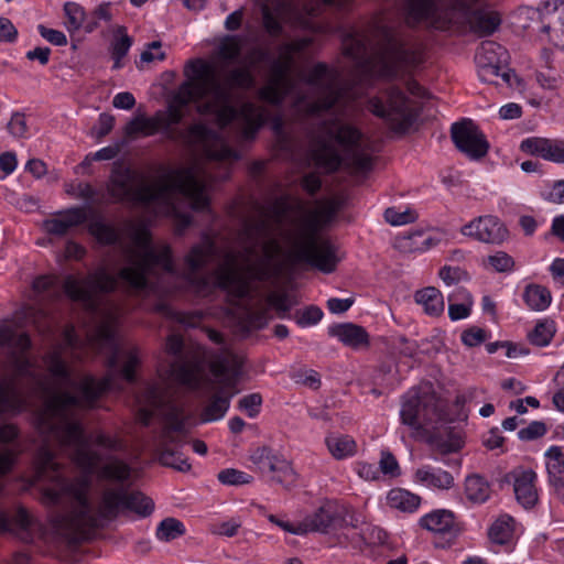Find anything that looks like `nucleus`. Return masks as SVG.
I'll return each instance as SVG.
<instances>
[{
  "label": "nucleus",
  "instance_id": "4d7b16f0",
  "mask_svg": "<svg viewBox=\"0 0 564 564\" xmlns=\"http://www.w3.org/2000/svg\"><path fill=\"white\" fill-rule=\"evenodd\" d=\"M546 425L541 421H533L527 427L518 432V437L521 441H533L542 437L546 433Z\"/></svg>",
  "mask_w": 564,
  "mask_h": 564
},
{
  "label": "nucleus",
  "instance_id": "5701e85b",
  "mask_svg": "<svg viewBox=\"0 0 564 564\" xmlns=\"http://www.w3.org/2000/svg\"><path fill=\"white\" fill-rule=\"evenodd\" d=\"M536 13L542 22L541 31L552 32L554 44L564 50V1L545 2Z\"/></svg>",
  "mask_w": 564,
  "mask_h": 564
},
{
  "label": "nucleus",
  "instance_id": "774afa93",
  "mask_svg": "<svg viewBox=\"0 0 564 564\" xmlns=\"http://www.w3.org/2000/svg\"><path fill=\"white\" fill-rule=\"evenodd\" d=\"M301 186L307 194L315 195L322 187L321 177L314 172L307 173L302 177Z\"/></svg>",
  "mask_w": 564,
  "mask_h": 564
},
{
  "label": "nucleus",
  "instance_id": "c85d7f7f",
  "mask_svg": "<svg viewBox=\"0 0 564 564\" xmlns=\"http://www.w3.org/2000/svg\"><path fill=\"white\" fill-rule=\"evenodd\" d=\"M549 484L555 489L564 488V453L560 446H551L544 454Z\"/></svg>",
  "mask_w": 564,
  "mask_h": 564
},
{
  "label": "nucleus",
  "instance_id": "49530a36",
  "mask_svg": "<svg viewBox=\"0 0 564 564\" xmlns=\"http://www.w3.org/2000/svg\"><path fill=\"white\" fill-rule=\"evenodd\" d=\"M119 32L122 35L112 43L111 55L115 59L113 68L121 67V59L128 54L132 39L126 33L124 28H120Z\"/></svg>",
  "mask_w": 564,
  "mask_h": 564
},
{
  "label": "nucleus",
  "instance_id": "f03ea898",
  "mask_svg": "<svg viewBox=\"0 0 564 564\" xmlns=\"http://www.w3.org/2000/svg\"><path fill=\"white\" fill-rule=\"evenodd\" d=\"M186 79L173 94L166 110L155 112L161 133L173 142H180L194 152L203 154L208 161L229 164L240 159L219 132L203 122H195L186 129L177 128L184 118V108L198 102L200 115H212L220 129L232 122L239 123V137L252 140L259 129L267 122L269 112L265 108L251 101H242L238 90H248L254 85V77L249 66L229 69L220 78L213 66L202 59H191L184 67Z\"/></svg>",
  "mask_w": 564,
  "mask_h": 564
},
{
  "label": "nucleus",
  "instance_id": "69168bd1",
  "mask_svg": "<svg viewBox=\"0 0 564 564\" xmlns=\"http://www.w3.org/2000/svg\"><path fill=\"white\" fill-rule=\"evenodd\" d=\"M37 29L42 37H44L50 43L57 46H63L67 44L66 35L62 31L48 29L44 25H39Z\"/></svg>",
  "mask_w": 564,
  "mask_h": 564
},
{
  "label": "nucleus",
  "instance_id": "c756f323",
  "mask_svg": "<svg viewBox=\"0 0 564 564\" xmlns=\"http://www.w3.org/2000/svg\"><path fill=\"white\" fill-rule=\"evenodd\" d=\"M414 479L426 487L441 490H446L454 486V477L451 473L435 469L431 466H423L416 469Z\"/></svg>",
  "mask_w": 564,
  "mask_h": 564
},
{
  "label": "nucleus",
  "instance_id": "393cba45",
  "mask_svg": "<svg viewBox=\"0 0 564 564\" xmlns=\"http://www.w3.org/2000/svg\"><path fill=\"white\" fill-rule=\"evenodd\" d=\"M520 149L531 155H539L547 161L564 164V141L528 138L521 142Z\"/></svg>",
  "mask_w": 564,
  "mask_h": 564
},
{
  "label": "nucleus",
  "instance_id": "2f4dec72",
  "mask_svg": "<svg viewBox=\"0 0 564 564\" xmlns=\"http://www.w3.org/2000/svg\"><path fill=\"white\" fill-rule=\"evenodd\" d=\"M414 300L417 304L423 306L425 314L430 316H440L444 312L443 294L434 286H427L416 291Z\"/></svg>",
  "mask_w": 564,
  "mask_h": 564
},
{
  "label": "nucleus",
  "instance_id": "412c9836",
  "mask_svg": "<svg viewBox=\"0 0 564 564\" xmlns=\"http://www.w3.org/2000/svg\"><path fill=\"white\" fill-rule=\"evenodd\" d=\"M462 234L485 243L500 245L508 238V229L495 216H480L463 226Z\"/></svg>",
  "mask_w": 564,
  "mask_h": 564
},
{
  "label": "nucleus",
  "instance_id": "ddd939ff",
  "mask_svg": "<svg viewBox=\"0 0 564 564\" xmlns=\"http://www.w3.org/2000/svg\"><path fill=\"white\" fill-rule=\"evenodd\" d=\"M241 358L229 350H221L213 357L209 369L221 386L209 397L203 408L200 413L203 423L218 421L225 416L232 397L237 393L234 389L241 375Z\"/></svg>",
  "mask_w": 564,
  "mask_h": 564
},
{
  "label": "nucleus",
  "instance_id": "aec40b11",
  "mask_svg": "<svg viewBox=\"0 0 564 564\" xmlns=\"http://www.w3.org/2000/svg\"><path fill=\"white\" fill-rule=\"evenodd\" d=\"M261 4L263 25L271 36L282 33V22L296 20L301 0H258Z\"/></svg>",
  "mask_w": 564,
  "mask_h": 564
},
{
  "label": "nucleus",
  "instance_id": "bb28decb",
  "mask_svg": "<svg viewBox=\"0 0 564 564\" xmlns=\"http://www.w3.org/2000/svg\"><path fill=\"white\" fill-rule=\"evenodd\" d=\"M328 334L352 349L369 346V335L366 329L352 323L333 325L328 328Z\"/></svg>",
  "mask_w": 564,
  "mask_h": 564
},
{
  "label": "nucleus",
  "instance_id": "052dcab7",
  "mask_svg": "<svg viewBox=\"0 0 564 564\" xmlns=\"http://www.w3.org/2000/svg\"><path fill=\"white\" fill-rule=\"evenodd\" d=\"M323 317V312L317 306L306 307L301 313H297V324L301 326L314 325Z\"/></svg>",
  "mask_w": 564,
  "mask_h": 564
},
{
  "label": "nucleus",
  "instance_id": "0e129e2a",
  "mask_svg": "<svg viewBox=\"0 0 564 564\" xmlns=\"http://www.w3.org/2000/svg\"><path fill=\"white\" fill-rule=\"evenodd\" d=\"M380 470L384 475L397 476L399 475V464L395 457L390 452H382L379 462Z\"/></svg>",
  "mask_w": 564,
  "mask_h": 564
},
{
  "label": "nucleus",
  "instance_id": "a211bd4d",
  "mask_svg": "<svg viewBox=\"0 0 564 564\" xmlns=\"http://www.w3.org/2000/svg\"><path fill=\"white\" fill-rule=\"evenodd\" d=\"M252 463L258 469L270 477V480L281 485L284 489H292L297 481V474L292 463L272 448L263 446L257 448L251 455Z\"/></svg>",
  "mask_w": 564,
  "mask_h": 564
},
{
  "label": "nucleus",
  "instance_id": "4c0bfd02",
  "mask_svg": "<svg viewBox=\"0 0 564 564\" xmlns=\"http://www.w3.org/2000/svg\"><path fill=\"white\" fill-rule=\"evenodd\" d=\"M555 334V324L551 319H543L536 323L535 327L528 334L529 341L538 347L547 346Z\"/></svg>",
  "mask_w": 564,
  "mask_h": 564
},
{
  "label": "nucleus",
  "instance_id": "338daca9",
  "mask_svg": "<svg viewBox=\"0 0 564 564\" xmlns=\"http://www.w3.org/2000/svg\"><path fill=\"white\" fill-rule=\"evenodd\" d=\"M395 349L399 351V354L414 358L417 352V344L413 340H409L404 336H400L394 344Z\"/></svg>",
  "mask_w": 564,
  "mask_h": 564
},
{
  "label": "nucleus",
  "instance_id": "b1692460",
  "mask_svg": "<svg viewBox=\"0 0 564 564\" xmlns=\"http://www.w3.org/2000/svg\"><path fill=\"white\" fill-rule=\"evenodd\" d=\"M511 476L518 502L525 509L535 506L539 498L535 488L536 473L532 469L517 468L511 473Z\"/></svg>",
  "mask_w": 564,
  "mask_h": 564
},
{
  "label": "nucleus",
  "instance_id": "680f3d73",
  "mask_svg": "<svg viewBox=\"0 0 564 564\" xmlns=\"http://www.w3.org/2000/svg\"><path fill=\"white\" fill-rule=\"evenodd\" d=\"M488 262L498 271L507 272L510 271L513 265V259L506 252L499 251L494 256L488 257Z\"/></svg>",
  "mask_w": 564,
  "mask_h": 564
},
{
  "label": "nucleus",
  "instance_id": "f3484780",
  "mask_svg": "<svg viewBox=\"0 0 564 564\" xmlns=\"http://www.w3.org/2000/svg\"><path fill=\"white\" fill-rule=\"evenodd\" d=\"M508 52L494 41H484L477 48L475 62L478 67V76L482 82L496 84V78L501 77L509 86L514 76L508 67Z\"/></svg>",
  "mask_w": 564,
  "mask_h": 564
},
{
  "label": "nucleus",
  "instance_id": "09e8293b",
  "mask_svg": "<svg viewBox=\"0 0 564 564\" xmlns=\"http://www.w3.org/2000/svg\"><path fill=\"white\" fill-rule=\"evenodd\" d=\"M217 477L221 484L229 486L247 485L253 480L251 475L235 468L224 469Z\"/></svg>",
  "mask_w": 564,
  "mask_h": 564
},
{
  "label": "nucleus",
  "instance_id": "5fc2aeb1",
  "mask_svg": "<svg viewBox=\"0 0 564 564\" xmlns=\"http://www.w3.org/2000/svg\"><path fill=\"white\" fill-rule=\"evenodd\" d=\"M261 404V394L250 393L239 400L238 408L242 411H246L249 417H254L259 414Z\"/></svg>",
  "mask_w": 564,
  "mask_h": 564
},
{
  "label": "nucleus",
  "instance_id": "72a5a7b5",
  "mask_svg": "<svg viewBox=\"0 0 564 564\" xmlns=\"http://www.w3.org/2000/svg\"><path fill=\"white\" fill-rule=\"evenodd\" d=\"M465 494L468 500L481 503L489 498L490 487L484 477L471 475L465 480Z\"/></svg>",
  "mask_w": 564,
  "mask_h": 564
},
{
  "label": "nucleus",
  "instance_id": "c9c22d12",
  "mask_svg": "<svg viewBox=\"0 0 564 564\" xmlns=\"http://www.w3.org/2000/svg\"><path fill=\"white\" fill-rule=\"evenodd\" d=\"M325 442L329 453L336 459L346 458L356 452L355 441L347 435H330Z\"/></svg>",
  "mask_w": 564,
  "mask_h": 564
},
{
  "label": "nucleus",
  "instance_id": "bf43d9fd",
  "mask_svg": "<svg viewBox=\"0 0 564 564\" xmlns=\"http://www.w3.org/2000/svg\"><path fill=\"white\" fill-rule=\"evenodd\" d=\"M139 364L138 351L135 348L131 349L127 354V359L123 367L120 369L121 376L128 381L133 382L135 379L134 369Z\"/></svg>",
  "mask_w": 564,
  "mask_h": 564
},
{
  "label": "nucleus",
  "instance_id": "6e6552de",
  "mask_svg": "<svg viewBox=\"0 0 564 564\" xmlns=\"http://www.w3.org/2000/svg\"><path fill=\"white\" fill-rule=\"evenodd\" d=\"M311 156L316 166L327 173L343 164L354 172L371 170V156L366 152L362 133L337 117L321 122L312 139Z\"/></svg>",
  "mask_w": 564,
  "mask_h": 564
},
{
  "label": "nucleus",
  "instance_id": "13d9d810",
  "mask_svg": "<svg viewBox=\"0 0 564 564\" xmlns=\"http://www.w3.org/2000/svg\"><path fill=\"white\" fill-rule=\"evenodd\" d=\"M9 132L15 138H24L28 132V126L24 115L21 112H14L7 126Z\"/></svg>",
  "mask_w": 564,
  "mask_h": 564
},
{
  "label": "nucleus",
  "instance_id": "de8ad7c7",
  "mask_svg": "<svg viewBox=\"0 0 564 564\" xmlns=\"http://www.w3.org/2000/svg\"><path fill=\"white\" fill-rule=\"evenodd\" d=\"M242 44L238 36L227 35L219 45V55L226 61H237L241 54Z\"/></svg>",
  "mask_w": 564,
  "mask_h": 564
},
{
  "label": "nucleus",
  "instance_id": "20e7f679",
  "mask_svg": "<svg viewBox=\"0 0 564 564\" xmlns=\"http://www.w3.org/2000/svg\"><path fill=\"white\" fill-rule=\"evenodd\" d=\"M137 249L130 250L127 265L118 276L110 274L105 267L97 268L83 280L67 275L63 283L64 293L74 302L82 303L91 313L99 311V295L113 292L120 279L128 288L141 291L152 289L151 278L160 280L174 272L172 253L169 246L155 248L145 228H139L133 235Z\"/></svg>",
  "mask_w": 564,
  "mask_h": 564
},
{
  "label": "nucleus",
  "instance_id": "603ef678",
  "mask_svg": "<svg viewBox=\"0 0 564 564\" xmlns=\"http://www.w3.org/2000/svg\"><path fill=\"white\" fill-rule=\"evenodd\" d=\"M56 278L52 275H42L34 280L33 282V290L39 293L43 294L46 292H50V296L53 297H61V292L56 288Z\"/></svg>",
  "mask_w": 564,
  "mask_h": 564
},
{
  "label": "nucleus",
  "instance_id": "7ed1b4c3",
  "mask_svg": "<svg viewBox=\"0 0 564 564\" xmlns=\"http://www.w3.org/2000/svg\"><path fill=\"white\" fill-rule=\"evenodd\" d=\"M268 235V223L263 219L246 221L241 230L245 246L241 250H225L217 267L209 274H200L209 260L217 254L215 242L205 238L194 246L185 258L187 272L184 280L191 291L198 296H208L219 289L227 293L229 303L240 307V302L252 300L251 282L269 279L268 263L281 252L274 238L262 243L263 259L253 261L260 238Z\"/></svg>",
  "mask_w": 564,
  "mask_h": 564
},
{
  "label": "nucleus",
  "instance_id": "6e6d98bb",
  "mask_svg": "<svg viewBox=\"0 0 564 564\" xmlns=\"http://www.w3.org/2000/svg\"><path fill=\"white\" fill-rule=\"evenodd\" d=\"M460 339L464 345L468 347H476L487 339V332L480 327L473 326L462 333Z\"/></svg>",
  "mask_w": 564,
  "mask_h": 564
},
{
  "label": "nucleus",
  "instance_id": "0eeeda50",
  "mask_svg": "<svg viewBox=\"0 0 564 564\" xmlns=\"http://www.w3.org/2000/svg\"><path fill=\"white\" fill-rule=\"evenodd\" d=\"M137 402L140 405L138 420L144 426L150 424L155 413H159L164 420L161 432L160 463L180 471L189 470L191 464L187 458L170 448L171 444L180 443L181 438L189 433V415L185 414L184 409L174 402L172 391L162 383H148L137 395Z\"/></svg>",
  "mask_w": 564,
  "mask_h": 564
},
{
  "label": "nucleus",
  "instance_id": "37998d69",
  "mask_svg": "<svg viewBox=\"0 0 564 564\" xmlns=\"http://www.w3.org/2000/svg\"><path fill=\"white\" fill-rule=\"evenodd\" d=\"M458 295L464 301L463 303H449L448 316L452 321H459L467 318L470 315L473 306V296L469 292L464 289L458 291Z\"/></svg>",
  "mask_w": 564,
  "mask_h": 564
},
{
  "label": "nucleus",
  "instance_id": "8fccbe9b",
  "mask_svg": "<svg viewBox=\"0 0 564 564\" xmlns=\"http://www.w3.org/2000/svg\"><path fill=\"white\" fill-rule=\"evenodd\" d=\"M292 67L282 64V62L273 61L271 64V78L269 82L280 84L288 88H294V82L289 76V73Z\"/></svg>",
  "mask_w": 564,
  "mask_h": 564
},
{
  "label": "nucleus",
  "instance_id": "2eb2a0df",
  "mask_svg": "<svg viewBox=\"0 0 564 564\" xmlns=\"http://www.w3.org/2000/svg\"><path fill=\"white\" fill-rule=\"evenodd\" d=\"M386 101L379 97L370 98L367 102L368 110L383 119L392 131H408L419 117L414 102L397 86L386 90Z\"/></svg>",
  "mask_w": 564,
  "mask_h": 564
},
{
  "label": "nucleus",
  "instance_id": "864d4df0",
  "mask_svg": "<svg viewBox=\"0 0 564 564\" xmlns=\"http://www.w3.org/2000/svg\"><path fill=\"white\" fill-rule=\"evenodd\" d=\"M440 278L447 284H456L460 281H467L469 275L467 271L460 267L444 265L440 272Z\"/></svg>",
  "mask_w": 564,
  "mask_h": 564
},
{
  "label": "nucleus",
  "instance_id": "4468645a",
  "mask_svg": "<svg viewBox=\"0 0 564 564\" xmlns=\"http://www.w3.org/2000/svg\"><path fill=\"white\" fill-rule=\"evenodd\" d=\"M304 82L317 91V98L305 105L310 116L318 117L329 111L346 94L338 70L329 68L325 63L315 64L304 76Z\"/></svg>",
  "mask_w": 564,
  "mask_h": 564
},
{
  "label": "nucleus",
  "instance_id": "f257e3e1",
  "mask_svg": "<svg viewBox=\"0 0 564 564\" xmlns=\"http://www.w3.org/2000/svg\"><path fill=\"white\" fill-rule=\"evenodd\" d=\"M43 360L52 379L36 417L45 443L36 455V475L50 482L42 490L43 503L69 505V510L53 519L57 533L68 543L77 544L121 514L151 516L153 500L124 485L131 477L130 465L116 456L104 458L90 446L93 442L107 451L121 452L122 441L102 432L86 437L77 419L79 409L91 406L105 391L116 387L113 376L97 380L87 375L76 381L61 347Z\"/></svg>",
  "mask_w": 564,
  "mask_h": 564
},
{
  "label": "nucleus",
  "instance_id": "dca6fc26",
  "mask_svg": "<svg viewBox=\"0 0 564 564\" xmlns=\"http://www.w3.org/2000/svg\"><path fill=\"white\" fill-rule=\"evenodd\" d=\"M358 522V518L348 507L328 503L306 517L296 527V532L301 534L307 532L328 533L345 527L357 528Z\"/></svg>",
  "mask_w": 564,
  "mask_h": 564
},
{
  "label": "nucleus",
  "instance_id": "7c9ffc66",
  "mask_svg": "<svg viewBox=\"0 0 564 564\" xmlns=\"http://www.w3.org/2000/svg\"><path fill=\"white\" fill-rule=\"evenodd\" d=\"M88 232L104 246H112L119 242L120 234L110 224H107L101 216H95L88 219Z\"/></svg>",
  "mask_w": 564,
  "mask_h": 564
},
{
  "label": "nucleus",
  "instance_id": "423d86ee",
  "mask_svg": "<svg viewBox=\"0 0 564 564\" xmlns=\"http://www.w3.org/2000/svg\"><path fill=\"white\" fill-rule=\"evenodd\" d=\"M200 170L197 165L175 169L166 173L156 183L141 182L135 186V174L129 167L113 170L108 193L115 202L151 204L181 194L194 210L204 212L209 206L205 185L199 181Z\"/></svg>",
  "mask_w": 564,
  "mask_h": 564
},
{
  "label": "nucleus",
  "instance_id": "79ce46f5",
  "mask_svg": "<svg viewBox=\"0 0 564 564\" xmlns=\"http://www.w3.org/2000/svg\"><path fill=\"white\" fill-rule=\"evenodd\" d=\"M420 238H422V230H415L408 235L398 236L394 240V248L403 253L424 251V247Z\"/></svg>",
  "mask_w": 564,
  "mask_h": 564
},
{
  "label": "nucleus",
  "instance_id": "1a4fd4ad",
  "mask_svg": "<svg viewBox=\"0 0 564 564\" xmlns=\"http://www.w3.org/2000/svg\"><path fill=\"white\" fill-rule=\"evenodd\" d=\"M478 0H406L405 15L408 24L425 22L437 30L451 26L465 28L479 36L492 34L501 19L495 11L471 10Z\"/></svg>",
  "mask_w": 564,
  "mask_h": 564
},
{
  "label": "nucleus",
  "instance_id": "3c124183",
  "mask_svg": "<svg viewBox=\"0 0 564 564\" xmlns=\"http://www.w3.org/2000/svg\"><path fill=\"white\" fill-rule=\"evenodd\" d=\"M384 219L392 226H402L413 223L416 219V214L410 208L399 212L394 207H389L384 210Z\"/></svg>",
  "mask_w": 564,
  "mask_h": 564
},
{
  "label": "nucleus",
  "instance_id": "c03bdc74",
  "mask_svg": "<svg viewBox=\"0 0 564 564\" xmlns=\"http://www.w3.org/2000/svg\"><path fill=\"white\" fill-rule=\"evenodd\" d=\"M99 336L111 348V355L108 358V366L111 370L118 367L120 358V348L116 341L115 330L110 325H102L99 329Z\"/></svg>",
  "mask_w": 564,
  "mask_h": 564
},
{
  "label": "nucleus",
  "instance_id": "39448f33",
  "mask_svg": "<svg viewBox=\"0 0 564 564\" xmlns=\"http://www.w3.org/2000/svg\"><path fill=\"white\" fill-rule=\"evenodd\" d=\"M343 48L364 77L393 79L402 67L414 66L422 61L420 50L410 44L399 29L381 18L375 20L367 32L346 34Z\"/></svg>",
  "mask_w": 564,
  "mask_h": 564
},
{
  "label": "nucleus",
  "instance_id": "6ab92c4d",
  "mask_svg": "<svg viewBox=\"0 0 564 564\" xmlns=\"http://www.w3.org/2000/svg\"><path fill=\"white\" fill-rule=\"evenodd\" d=\"M451 138L457 150L470 160H480L488 153L489 143L485 134L470 119L453 123Z\"/></svg>",
  "mask_w": 564,
  "mask_h": 564
},
{
  "label": "nucleus",
  "instance_id": "58836bf2",
  "mask_svg": "<svg viewBox=\"0 0 564 564\" xmlns=\"http://www.w3.org/2000/svg\"><path fill=\"white\" fill-rule=\"evenodd\" d=\"M512 523L511 517H501L497 519L488 531V536L491 542L503 545L512 538Z\"/></svg>",
  "mask_w": 564,
  "mask_h": 564
},
{
  "label": "nucleus",
  "instance_id": "ea45409f",
  "mask_svg": "<svg viewBox=\"0 0 564 564\" xmlns=\"http://www.w3.org/2000/svg\"><path fill=\"white\" fill-rule=\"evenodd\" d=\"M185 534L183 522L175 518L163 519L158 528L155 535L160 541L170 542Z\"/></svg>",
  "mask_w": 564,
  "mask_h": 564
},
{
  "label": "nucleus",
  "instance_id": "9d476101",
  "mask_svg": "<svg viewBox=\"0 0 564 564\" xmlns=\"http://www.w3.org/2000/svg\"><path fill=\"white\" fill-rule=\"evenodd\" d=\"M336 208L327 202L322 208L302 219L296 229L286 234L290 243V259L294 263H306L323 273H332L340 261L338 249L332 241L318 235L321 226L328 223Z\"/></svg>",
  "mask_w": 564,
  "mask_h": 564
},
{
  "label": "nucleus",
  "instance_id": "4be33fe9",
  "mask_svg": "<svg viewBox=\"0 0 564 564\" xmlns=\"http://www.w3.org/2000/svg\"><path fill=\"white\" fill-rule=\"evenodd\" d=\"M89 219L85 207L75 206L57 212L52 218L43 220V229L46 234L63 237L73 229L87 223Z\"/></svg>",
  "mask_w": 564,
  "mask_h": 564
},
{
  "label": "nucleus",
  "instance_id": "473e14b6",
  "mask_svg": "<svg viewBox=\"0 0 564 564\" xmlns=\"http://www.w3.org/2000/svg\"><path fill=\"white\" fill-rule=\"evenodd\" d=\"M387 500L391 508L405 512H413L421 502V498L417 495L401 488L390 490Z\"/></svg>",
  "mask_w": 564,
  "mask_h": 564
},
{
  "label": "nucleus",
  "instance_id": "f704fd0d",
  "mask_svg": "<svg viewBox=\"0 0 564 564\" xmlns=\"http://www.w3.org/2000/svg\"><path fill=\"white\" fill-rule=\"evenodd\" d=\"M523 300L531 310L543 311L551 303V293L545 286L530 284L523 292Z\"/></svg>",
  "mask_w": 564,
  "mask_h": 564
},
{
  "label": "nucleus",
  "instance_id": "cd10ccee",
  "mask_svg": "<svg viewBox=\"0 0 564 564\" xmlns=\"http://www.w3.org/2000/svg\"><path fill=\"white\" fill-rule=\"evenodd\" d=\"M420 524L434 533L448 535V540L455 538L458 533V527L452 511L441 509L432 511L420 520Z\"/></svg>",
  "mask_w": 564,
  "mask_h": 564
},
{
  "label": "nucleus",
  "instance_id": "f8f14e48",
  "mask_svg": "<svg viewBox=\"0 0 564 564\" xmlns=\"http://www.w3.org/2000/svg\"><path fill=\"white\" fill-rule=\"evenodd\" d=\"M0 345L8 348L6 368L10 371L7 380L0 381V414L12 406L11 391L23 379L39 382L40 376L35 371L34 362L26 356L31 348V339L26 333L0 332Z\"/></svg>",
  "mask_w": 564,
  "mask_h": 564
},
{
  "label": "nucleus",
  "instance_id": "9b49d317",
  "mask_svg": "<svg viewBox=\"0 0 564 564\" xmlns=\"http://www.w3.org/2000/svg\"><path fill=\"white\" fill-rule=\"evenodd\" d=\"M443 415L438 399L430 387L413 388L402 398L401 422L417 435L429 436V443L435 444L441 453L456 452L463 444L458 433L449 430L446 438L435 434Z\"/></svg>",
  "mask_w": 564,
  "mask_h": 564
},
{
  "label": "nucleus",
  "instance_id": "a18cd8bd",
  "mask_svg": "<svg viewBox=\"0 0 564 564\" xmlns=\"http://www.w3.org/2000/svg\"><path fill=\"white\" fill-rule=\"evenodd\" d=\"M64 11L67 18L66 26L68 31L74 32L84 26L85 11L83 7L75 2H66Z\"/></svg>",
  "mask_w": 564,
  "mask_h": 564
},
{
  "label": "nucleus",
  "instance_id": "e2e57ef3",
  "mask_svg": "<svg viewBox=\"0 0 564 564\" xmlns=\"http://www.w3.org/2000/svg\"><path fill=\"white\" fill-rule=\"evenodd\" d=\"M115 117L109 113H100L98 118V126L94 128L93 133L97 139L107 135L113 128Z\"/></svg>",
  "mask_w": 564,
  "mask_h": 564
},
{
  "label": "nucleus",
  "instance_id": "a19ab883",
  "mask_svg": "<svg viewBox=\"0 0 564 564\" xmlns=\"http://www.w3.org/2000/svg\"><path fill=\"white\" fill-rule=\"evenodd\" d=\"M293 89L269 82L259 90L260 99L273 106H281Z\"/></svg>",
  "mask_w": 564,
  "mask_h": 564
},
{
  "label": "nucleus",
  "instance_id": "a878e982",
  "mask_svg": "<svg viewBox=\"0 0 564 564\" xmlns=\"http://www.w3.org/2000/svg\"><path fill=\"white\" fill-rule=\"evenodd\" d=\"M36 527V520L24 508H19L11 518L4 514L0 517V531L11 532L24 542L33 540Z\"/></svg>",
  "mask_w": 564,
  "mask_h": 564
},
{
  "label": "nucleus",
  "instance_id": "e433bc0d",
  "mask_svg": "<svg viewBox=\"0 0 564 564\" xmlns=\"http://www.w3.org/2000/svg\"><path fill=\"white\" fill-rule=\"evenodd\" d=\"M311 44V37H301L291 42L283 43L279 46V57L274 61L282 62V64L292 67L294 64V55L303 52Z\"/></svg>",
  "mask_w": 564,
  "mask_h": 564
}]
</instances>
